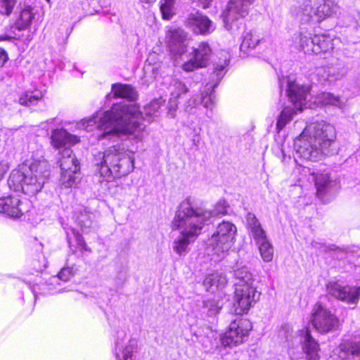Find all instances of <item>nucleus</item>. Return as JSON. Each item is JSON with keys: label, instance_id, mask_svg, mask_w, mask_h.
<instances>
[{"label": "nucleus", "instance_id": "f257e3e1", "mask_svg": "<svg viewBox=\"0 0 360 360\" xmlns=\"http://www.w3.org/2000/svg\"><path fill=\"white\" fill-rule=\"evenodd\" d=\"M164 102L162 98L153 100L144 107V115L135 103L113 104L110 110L96 112L77 123V128L87 131L94 128L101 130L102 133L98 135L100 141L115 142L125 137L131 141V146L127 150L124 146H127L126 143L117 144L96 156L95 164L103 181H110L134 170V154L138 149L137 144L143 140L146 128L143 120L150 123L158 117L160 108Z\"/></svg>", "mask_w": 360, "mask_h": 360}, {"label": "nucleus", "instance_id": "f03ea898", "mask_svg": "<svg viewBox=\"0 0 360 360\" xmlns=\"http://www.w3.org/2000/svg\"><path fill=\"white\" fill-rule=\"evenodd\" d=\"M30 158L18 169L11 172L8 179L10 189L34 195L42 189L50 176V165L44 157L41 146L31 143L29 146Z\"/></svg>", "mask_w": 360, "mask_h": 360}, {"label": "nucleus", "instance_id": "7ed1b4c3", "mask_svg": "<svg viewBox=\"0 0 360 360\" xmlns=\"http://www.w3.org/2000/svg\"><path fill=\"white\" fill-rule=\"evenodd\" d=\"M210 216L202 210H193L190 198L180 203L172 224L173 230L180 232L173 242V250L176 254L182 256L188 252L189 244L200 234L204 221Z\"/></svg>", "mask_w": 360, "mask_h": 360}, {"label": "nucleus", "instance_id": "20e7f679", "mask_svg": "<svg viewBox=\"0 0 360 360\" xmlns=\"http://www.w3.org/2000/svg\"><path fill=\"white\" fill-rule=\"evenodd\" d=\"M336 138L335 127L325 121L316 122L307 126L295 139L296 154L307 160L316 161L327 155Z\"/></svg>", "mask_w": 360, "mask_h": 360}, {"label": "nucleus", "instance_id": "39448f33", "mask_svg": "<svg viewBox=\"0 0 360 360\" xmlns=\"http://www.w3.org/2000/svg\"><path fill=\"white\" fill-rule=\"evenodd\" d=\"M188 34L181 28H170L166 33V44L171 58L181 68H206L208 65L211 49L207 43L201 42L188 56L186 55L189 44Z\"/></svg>", "mask_w": 360, "mask_h": 360}, {"label": "nucleus", "instance_id": "423d86ee", "mask_svg": "<svg viewBox=\"0 0 360 360\" xmlns=\"http://www.w3.org/2000/svg\"><path fill=\"white\" fill-rule=\"evenodd\" d=\"M288 70V69H280L277 75L280 87L281 89L285 87L287 95L293 107L285 106L281 112L276 123L278 131L284 128L298 111L302 110L303 106L307 104V97L309 91L307 86L299 85L294 75L290 74Z\"/></svg>", "mask_w": 360, "mask_h": 360}, {"label": "nucleus", "instance_id": "0eeeda50", "mask_svg": "<svg viewBox=\"0 0 360 360\" xmlns=\"http://www.w3.org/2000/svg\"><path fill=\"white\" fill-rule=\"evenodd\" d=\"M236 279L233 312L237 315L247 314L250 309L259 300L260 292L252 274L248 268L243 266L234 271Z\"/></svg>", "mask_w": 360, "mask_h": 360}, {"label": "nucleus", "instance_id": "6e6552de", "mask_svg": "<svg viewBox=\"0 0 360 360\" xmlns=\"http://www.w3.org/2000/svg\"><path fill=\"white\" fill-rule=\"evenodd\" d=\"M236 235L237 228L234 224L227 221H223L219 224L207 240L208 254L223 257L235 244Z\"/></svg>", "mask_w": 360, "mask_h": 360}, {"label": "nucleus", "instance_id": "1a4fd4ad", "mask_svg": "<svg viewBox=\"0 0 360 360\" xmlns=\"http://www.w3.org/2000/svg\"><path fill=\"white\" fill-rule=\"evenodd\" d=\"M280 335L285 338L288 346L293 347L301 345L306 360H319V345L311 335L309 328L294 331L289 325H285L280 331Z\"/></svg>", "mask_w": 360, "mask_h": 360}, {"label": "nucleus", "instance_id": "9d476101", "mask_svg": "<svg viewBox=\"0 0 360 360\" xmlns=\"http://www.w3.org/2000/svg\"><path fill=\"white\" fill-rule=\"evenodd\" d=\"M255 0H230L226 8L223 11L221 18L225 28L232 34L244 27L242 22H238L240 19L244 18L249 13L250 7Z\"/></svg>", "mask_w": 360, "mask_h": 360}, {"label": "nucleus", "instance_id": "9b49d317", "mask_svg": "<svg viewBox=\"0 0 360 360\" xmlns=\"http://www.w3.org/2000/svg\"><path fill=\"white\" fill-rule=\"evenodd\" d=\"M224 70V69H213L212 73H210V81L201 91L200 98L199 99L198 97L191 98L186 103V111L191 112V110L199 103H202L205 108L210 110L213 108L215 103V95L213 91L225 75Z\"/></svg>", "mask_w": 360, "mask_h": 360}, {"label": "nucleus", "instance_id": "f8f14e48", "mask_svg": "<svg viewBox=\"0 0 360 360\" xmlns=\"http://www.w3.org/2000/svg\"><path fill=\"white\" fill-rule=\"evenodd\" d=\"M296 46L304 53L319 54L322 52H326L333 48V44L330 38L326 35L311 36L310 33L300 32L295 38Z\"/></svg>", "mask_w": 360, "mask_h": 360}, {"label": "nucleus", "instance_id": "ddd939ff", "mask_svg": "<svg viewBox=\"0 0 360 360\" xmlns=\"http://www.w3.org/2000/svg\"><path fill=\"white\" fill-rule=\"evenodd\" d=\"M252 328L251 323L248 319H236L230 325L229 330L220 338L221 346L233 347L243 343L248 338Z\"/></svg>", "mask_w": 360, "mask_h": 360}, {"label": "nucleus", "instance_id": "4468645a", "mask_svg": "<svg viewBox=\"0 0 360 360\" xmlns=\"http://www.w3.org/2000/svg\"><path fill=\"white\" fill-rule=\"evenodd\" d=\"M60 154L61 157L58 162L61 169L60 182L63 186L69 188L76 183V175L79 171V162L70 148L63 150Z\"/></svg>", "mask_w": 360, "mask_h": 360}, {"label": "nucleus", "instance_id": "2eb2a0df", "mask_svg": "<svg viewBox=\"0 0 360 360\" xmlns=\"http://www.w3.org/2000/svg\"><path fill=\"white\" fill-rule=\"evenodd\" d=\"M310 321L314 328L321 333H328L335 330L339 323L336 316L320 304L314 307Z\"/></svg>", "mask_w": 360, "mask_h": 360}, {"label": "nucleus", "instance_id": "dca6fc26", "mask_svg": "<svg viewBox=\"0 0 360 360\" xmlns=\"http://www.w3.org/2000/svg\"><path fill=\"white\" fill-rule=\"evenodd\" d=\"M30 202L21 200L18 196L8 195L0 198V213L11 218H20L28 211Z\"/></svg>", "mask_w": 360, "mask_h": 360}, {"label": "nucleus", "instance_id": "f3484780", "mask_svg": "<svg viewBox=\"0 0 360 360\" xmlns=\"http://www.w3.org/2000/svg\"><path fill=\"white\" fill-rule=\"evenodd\" d=\"M327 290L333 297L348 304H356L360 295V288L343 285L338 281L329 282Z\"/></svg>", "mask_w": 360, "mask_h": 360}, {"label": "nucleus", "instance_id": "a211bd4d", "mask_svg": "<svg viewBox=\"0 0 360 360\" xmlns=\"http://www.w3.org/2000/svg\"><path fill=\"white\" fill-rule=\"evenodd\" d=\"M316 0H303L290 8L292 15L302 23H315Z\"/></svg>", "mask_w": 360, "mask_h": 360}, {"label": "nucleus", "instance_id": "6ab92c4d", "mask_svg": "<svg viewBox=\"0 0 360 360\" xmlns=\"http://www.w3.org/2000/svg\"><path fill=\"white\" fill-rule=\"evenodd\" d=\"M187 23L196 34L207 35L215 30L213 22L207 16L199 13L190 14L187 18Z\"/></svg>", "mask_w": 360, "mask_h": 360}, {"label": "nucleus", "instance_id": "aec40b11", "mask_svg": "<svg viewBox=\"0 0 360 360\" xmlns=\"http://www.w3.org/2000/svg\"><path fill=\"white\" fill-rule=\"evenodd\" d=\"M79 141V138L63 129H53L51 135V144L57 150H65Z\"/></svg>", "mask_w": 360, "mask_h": 360}, {"label": "nucleus", "instance_id": "412c9836", "mask_svg": "<svg viewBox=\"0 0 360 360\" xmlns=\"http://www.w3.org/2000/svg\"><path fill=\"white\" fill-rule=\"evenodd\" d=\"M331 358L333 360H360V344L345 341L333 352Z\"/></svg>", "mask_w": 360, "mask_h": 360}, {"label": "nucleus", "instance_id": "4be33fe9", "mask_svg": "<svg viewBox=\"0 0 360 360\" xmlns=\"http://www.w3.org/2000/svg\"><path fill=\"white\" fill-rule=\"evenodd\" d=\"M311 175L316 188L317 196L324 200V196L330 191L334 182L330 179L328 173L313 172Z\"/></svg>", "mask_w": 360, "mask_h": 360}, {"label": "nucleus", "instance_id": "5701e85b", "mask_svg": "<svg viewBox=\"0 0 360 360\" xmlns=\"http://www.w3.org/2000/svg\"><path fill=\"white\" fill-rule=\"evenodd\" d=\"M136 342L134 340H130L123 345L120 342L115 344V357L117 360H134L133 354L136 351Z\"/></svg>", "mask_w": 360, "mask_h": 360}, {"label": "nucleus", "instance_id": "b1692460", "mask_svg": "<svg viewBox=\"0 0 360 360\" xmlns=\"http://www.w3.org/2000/svg\"><path fill=\"white\" fill-rule=\"evenodd\" d=\"M337 9V4L332 0H324L321 4H318L316 1V14L314 15L315 23L320 22L326 18L330 16L336 12Z\"/></svg>", "mask_w": 360, "mask_h": 360}, {"label": "nucleus", "instance_id": "393cba45", "mask_svg": "<svg viewBox=\"0 0 360 360\" xmlns=\"http://www.w3.org/2000/svg\"><path fill=\"white\" fill-rule=\"evenodd\" d=\"M114 97L127 98L129 101L127 103H132L133 101L136 99L137 94L136 91L130 86L127 84H115L112 86V91ZM120 102L121 103H123ZM120 104V103H118Z\"/></svg>", "mask_w": 360, "mask_h": 360}, {"label": "nucleus", "instance_id": "a878e982", "mask_svg": "<svg viewBox=\"0 0 360 360\" xmlns=\"http://www.w3.org/2000/svg\"><path fill=\"white\" fill-rule=\"evenodd\" d=\"M226 283L227 279L224 274L214 272L205 277L203 285L207 290L214 292L215 290L224 288Z\"/></svg>", "mask_w": 360, "mask_h": 360}, {"label": "nucleus", "instance_id": "bb28decb", "mask_svg": "<svg viewBox=\"0 0 360 360\" xmlns=\"http://www.w3.org/2000/svg\"><path fill=\"white\" fill-rule=\"evenodd\" d=\"M35 13L34 8L30 6L24 5L20 11V15L17 20V25L19 30H25L28 28L33 19Z\"/></svg>", "mask_w": 360, "mask_h": 360}, {"label": "nucleus", "instance_id": "cd10ccee", "mask_svg": "<svg viewBox=\"0 0 360 360\" xmlns=\"http://www.w3.org/2000/svg\"><path fill=\"white\" fill-rule=\"evenodd\" d=\"M260 39L258 35L252 32H248L243 36V41L240 49L245 54H248L250 51L253 50L259 43Z\"/></svg>", "mask_w": 360, "mask_h": 360}, {"label": "nucleus", "instance_id": "c85d7f7f", "mask_svg": "<svg viewBox=\"0 0 360 360\" xmlns=\"http://www.w3.org/2000/svg\"><path fill=\"white\" fill-rule=\"evenodd\" d=\"M44 97V93L38 89L25 91L19 99L21 105L31 106L37 104Z\"/></svg>", "mask_w": 360, "mask_h": 360}, {"label": "nucleus", "instance_id": "c756f323", "mask_svg": "<svg viewBox=\"0 0 360 360\" xmlns=\"http://www.w3.org/2000/svg\"><path fill=\"white\" fill-rule=\"evenodd\" d=\"M95 218V214L90 213L86 210L78 217V224L84 233H89L91 229L96 228V224L94 222Z\"/></svg>", "mask_w": 360, "mask_h": 360}, {"label": "nucleus", "instance_id": "7c9ffc66", "mask_svg": "<svg viewBox=\"0 0 360 360\" xmlns=\"http://www.w3.org/2000/svg\"><path fill=\"white\" fill-rule=\"evenodd\" d=\"M314 103L324 105H330L340 108H342L344 105V103L338 97L328 92H323L317 95L315 98Z\"/></svg>", "mask_w": 360, "mask_h": 360}, {"label": "nucleus", "instance_id": "2f4dec72", "mask_svg": "<svg viewBox=\"0 0 360 360\" xmlns=\"http://www.w3.org/2000/svg\"><path fill=\"white\" fill-rule=\"evenodd\" d=\"M66 235L70 246L72 245V241L75 240L81 250L91 252V249L86 245L83 237L78 231L75 229H67Z\"/></svg>", "mask_w": 360, "mask_h": 360}, {"label": "nucleus", "instance_id": "473e14b6", "mask_svg": "<svg viewBox=\"0 0 360 360\" xmlns=\"http://www.w3.org/2000/svg\"><path fill=\"white\" fill-rule=\"evenodd\" d=\"M193 210H202L203 211H205L210 214V217L204 221V226L205 224H207V223H209V221L212 217L225 215L228 212H227V205H226V202H225V200H219L215 205L213 210H206L203 207H193Z\"/></svg>", "mask_w": 360, "mask_h": 360}, {"label": "nucleus", "instance_id": "72a5a7b5", "mask_svg": "<svg viewBox=\"0 0 360 360\" xmlns=\"http://www.w3.org/2000/svg\"><path fill=\"white\" fill-rule=\"evenodd\" d=\"M262 260L264 262H269L273 259L274 247L269 239L257 244Z\"/></svg>", "mask_w": 360, "mask_h": 360}, {"label": "nucleus", "instance_id": "f704fd0d", "mask_svg": "<svg viewBox=\"0 0 360 360\" xmlns=\"http://www.w3.org/2000/svg\"><path fill=\"white\" fill-rule=\"evenodd\" d=\"M76 269L74 266L64 267L57 276H52L49 281V285L59 284L58 281H68L75 273Z\"/></svg>", "mask_w": 360, "mask_h": 360}, {"label": "nucleus", "instance_id": "c9c22d12", "mask_svg": "<svg viewBox=\"0 0 360 360\" xmlns=\"http://www.w3.org/2000/svg\"><path fill=\"white\" fill-rule=\"evenodd\" d=\"M205 308L207 309V314L210 316L217 314L223 307V302L219 297L207 299L204 302Z\"/></svg>", "mask_w": 360, "mask_h": 360}, {"label": "nucleus", "instance_id": "e433bc0d", "mask_svg": "<svg viewBox=\"0 0 360 360\" xmlns=\"http://www.w3.org/2000/svg\"><path fill=\"white\" fill-rule=\"evenodd\" d=\"M323 71L321 76L323 80L329 83L340 79L345 75L341 71L342 69H321Z\"/></svg>", "mask_w": 360, "mask_h": 360}, {"label": "nucleus", "instance_id": "4c0bfd02", "mask_svg": "<svg viewBox=\"0 0 360 360\" xmlns=\"http://www.w3.org/2000/svg\"><path fill=\"white\" fill-rule=\"evenodd\" d=\"M188 91V89L184 83L180 81H174L171 85V96L174 98L178 99L181 94H185Z\"/></svg>", "mask_w": 360, "mask_h": 360}, {"label": "nucleus", "instance_id": "58836bf2", "mask_svg": "<svg viewBox=\"0 0 360 360\" xmlns=\"http://www.w3.org/2000/svg\"><path fill=\"white\" fill-rule=\"evenodd\" d=\"M18 0H0V13L5 15H10Z\"/></svg>", "mask_w": 360, "mask_h": 360}, {"label": "nucleus", "instance_id": "ea45409f", "mask_svg": "<svg viewBox=\"0 0 360 360\" xmlns=\"http://www.w3.org/2000/svg\"><path fill=\"white\" fill-rule=\"evenodd\" d=\"M175 0H164L160 6V11L164 19L169 20L173 15V6Z\"/></svg>", "mask_w": 360, "mask_h": 360}, {"label": "nucleus", "instance_id": "a19ab883", "mask_svg": "<svg viewBox=\"0 0 360 360\" xmlns=\"http://www.w3.org/2000/svg\"><path fill=\"white\" fill-rule=\"evenodd\" d=\"M311 245L316 250H318L320 252H327L330 251H335L338 249L335 245H327L324 243L319 241H313Z\"/></svg>", "mask_w": 360, "mask_h": 360}, {"label": "nucleus", "instance_id": "79ce46f5", "mask_svg": "<svg viewBox=\"0 0 360 360\" xmlns=\"http://www.w3.org/2000/svg\"><path fill=\"white\" fill-rule=\"evenodd\" d=\"M246 221L249 232H251L252 231L259 229L262 226L256 216L250 212H249L246 216Z\"/></svg>", "mask_w": 360, "mask_h": 360}, {"label": "nucleus", "instance_id": "37998d69", "mask_svg": "<svg viewBox=\"0 0 360 360\" xmlns=\"http://www.w3.org/2000/svg\"><path fill=\"white\" fill-rule=\"evenodd\" d=\"M250 236L254 238L257 244L267 240V236L265 231L261 226L259 229H255L250 232Z\"/></svg>", "mask_w": 360, "mask_h": 360}, {"label": "nucleus", "instance_id": "c03bdc74", "mask_svg": "<svg viewBox=\"0 0 360 360\" xmlns=\"http://www.w3.org/2000/svg\"><path fill=\"white\" fill-rule=\"evenodd\" d=\"M178 108V101L177 99L174 98V97H170L168 103L167 110L168 114L171 117H175V112Z\"/></svg>", "mask_w": 360, "mask_h": 360}, {"label": "nucleus", "instance_id": "a18cd8bd", "mask_svg": "<svg viewBox=\"0 0 360 360\" xmlns=\"http://www.w3.org/2000/svg\"><path fill=\"white\" fill-rule=\"evenodd\" d=\"M9 169L8 165L4 162H0V181L4 177L5 174Z\"/></svg>", "mask_w": 360, "mask_h": 360}, {"label": "nucleus", "instance_id": "49530a36", "mask_svg": "<svg viewBox=\"0 0 360 360\" xmlns=\"http://www.w3.org/2000/svg\"><path fill=\"white\" fill-rule=\"evenodd\" d=\"M202 345L205 349L208 352H214L218 348V343L217 342L215 343L211 342L210 345L205 342H203Z\"/></svg>", "mask_w": 360, "mask_h": 360}, {"label": "nucleus", "instance_id": "de8ad7c7", "mask_svg": "<svg viewBox=\"0 0 360 360\" xmlns=\"http://www.w3.org/2000/svg\"><path fill=\"white\" fill-rule=\"evenodd\" d=\"M8 59V57L6 52L4 49H0V68L4 65Z\"/></svg>", "mask_w": 360, "mask_h": 360}, {"label": "nucleus", "instance_id": "09e8293b", "mask_svg": "<svg viewBox=\"0 0 360 360\" xmlns=\"http://www.w3.org/2000/svg\"><path fill=\"white\" fill-rule=\"evenodd\" d=\"M70 74L74 77H81L83 73L79 71L78 69H72L70 70Z\"/></svg>", "mask_w": 360, "mask_h": 360}, {"label": "nucleus", "instance_id": "8fccbe9b", "mask_svg": "<svg viewBox=\"0 0 360 360\" xmlns=\"http://www.w3.org/2000/svg\"><path fill=\"white\" fill-rule=\"evenodd\" d=\"M200 141V137L199 134H195L192 139L193 143L195 146H198Z\"/></svg>", "mask_w": 360, "mask_h": 360}, {"label": "nucleus", "instance_id": "3c124183", "mask_svg": "<svg viewBox=\"0 0 360 360\" xmlns=\"http://www.w3.org/2000/svg\"><path fill=\"white\" fill-rule=\"evenodd\" d=\"M226 58H227V54H226V56H225L224 63L219 64L218 65V68H226V66H228L229 65V59H227Z\"/></svg>", "mask_w": 360, "mask_h": 360}, {"label": "nucleus", "instance_id": "603ef678", "mask_svg": "<svg viewBox=\"0 0 360 360\" xmlns=\"http://www.w3.org/2000/svg\"><path fill=\"white\" fill-rule=\"evenodd\" d=\"M203 8H207L209 7L211 0H199Z\"/></svg>", "mask_w": 360, "mask_h": 360}, {"label": "nucleus", "instance_id": "864d4df0", "mask_svg": "<svg viewBox=\"0 0 360 360\" xmlns=\"http://www.w3.org/2000/svg\"><path fill=\"white\" fill-rule=\"evenodd\" d=\"M139 1L143 4H152V3H154L156 0H139Z\"/></svg>", "mask_w": 360, "mask_h": 360}, {"label": "nucleus", "instance_id": "5fc2aeb1", "mask_svg": "<svg viewBox=\"0 0 360 360\" xmlns=\"http://www.w3.org/2000/svg\"><path fill=\"white\" fill-rule=\"evenodd\" d=\"M281 153L283 154V161H285V158H286V155L285 153H284V150L283 148H281Z\"/></svg>", "mask_w": 360, "mask_h": 360}, {"label": "nucleus", "instance_id": "6e6d98bb", "mask_svg": "<svg viewBox=\"0 0 360 360\" xmlns=\"http://www.w3.org/2000/svg\"><path fill=\"white\" fill-rule=\"evenodd\" d=\"M54 120H55L53 119V120H49V121H47L46 124H52V123L53 122V121H54Z\"/></svg>", "mask_w": 360, "mask_h": 360}, {"label": "nucleus", "instance_id": "4d7b16f0", "mask_svg": "<svg viewBox=\"0 0 360 360\" xmlns=\"http://www.w3.org/2000/svg\"><path fill=\"white\" fill-rule=\"evenodd\" d=\"M9 39V37H1V38H0V40H1V39H2V40H4V39Z\"/></svg>", "mask_w": 360, "mask_h": 360}, {"label": "nucleus", "instance_id": "13d9d810", "mask_svg": "<svg viewBox=\"0 0 360 360\" xmlns=\"http://www.w3.org/2000/svg\"><path fill=\"white\" fill-rule=\"evenodd\" d=\"M184 70H186V71H188V72H189V71H191V70H193V69H189V68H187V69H184Z\"/></svg>", "mask_w": 360, "mask_h": 360}, {"label": "nucleus", "instance_id": "bf43d9fd", "mask_svg": "<svg viewBox=\"0 0 360 360\" xmlns=\"http://www.w3.org/2000/svg\"><path fill=\"white\" fill-rule=\"evenodd\" d=\"M62 292V290L60 289L56 291V292Z\"/></svg>", "mask_w": 360, "mask_h": 360}, {"label": "nucleus", "instance_id": "052dcab7", "mask_svg": "<svg viewBox=\"0 0 360 360\" xmlns=\"http://www.w3.org/2000/svg\"><path fill=\"white\" fill-rule=\"evenodd\" d=\"M46 1L47 2H49V1H50V0H46Z\"/></svg>", "mask_w": 360, "mask_h": 360}]
</instances>
